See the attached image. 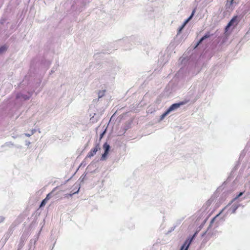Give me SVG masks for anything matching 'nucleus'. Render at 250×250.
Masks as SVG:
<instances>
[{
  "label": "nucleus",
  "mask_w": 250,
  "mask_h": 250,
  "mask_svg": "<svg viewBox=\"0 0 250 250\" xmlns=\"http://www.w3.org/2000/svg\"><path fill=\"white\" fill-rule=\"evenodd\" d=\"M219 215L220 213L218 214L211 219L207 230L202 234V237H204L206 234L209 237L211 236L213 233L211 231V227L214 226V229H215L218 226L219 221L220 220Z\"/></svg>",
  "instance_id": "1"
},
{
  "label": "nucleus",
  "mask_w": 250,
  "mask_h": 250,
  "mask_svg": "<svg viewBox=\"0 0 250 250\" xmlns=\"http://www.w3.org/2000/svg\"><path fill=\"white\" fill-rule=\"evenodd\" d=\"M89 2V0H74L71 5V9L73 11L81 12L84 9L85 6Z\"/></svg>",
  "instance_id": "2"
},
{
  "label": "nucleus",
  "mask_w": 250,
  "mask_h": 250,
  "mask_svg": "<svg viewBox=\"0 0 250 250\" xmlns=\"http://www.w3.org/2000/svg\"><path fill=\"white\" fill-rule=\"evenodd\" d=\"M32 95V92H28L27 94H24L21 93L17 94L15 98V104L21 105L23 101L29 100Z\"/></svg>",
  "instance_id": "3"
},
{
  "label": "nucleus",
  "mask_w": 250,
  "mask_h": 250,
  "mask_svg": "<svg viewBox=\"0 0 250 250\" xmlns=\"http://www.w3.org/2000/svg\"><path fill=\"white\" fill-rule=\"evenodd\" d=\"M199 230L196 231L191 236L188 237L181 246L180 250H188L190 244L198 233Z\"/></svg>",
  "instance_id": "4"
},
{
  "label": "nucleus",
  "mask_w": 250,
  "mask_h": 250,
  "mask_svg": "<svg viewBox=\"0 0 250 250\" xmlns=\"http://www.w3.org/2000/svg\"><path fill=\"white\" fill-rule=\"evenodd\" d=\"M199 230L196 231L191 236L188 237L181 246L180 250H188L190 244L198 233Z\"/></svg>",
  "instance_id": "5"
},
{
  "label": "nucleus",
  "mask_w": 250,
  "mask_h": 250,
  "mask_svg": "<svg viewBox=\"0 0 250 250\" xmlns=\"http://www.w3.org/2000/svg\"><path fill=\"white\" fill-rule=\"evenodd\" d=\"M190 101V99L185 100L178 103H174L171 104L167 109V110L170 113L173 111H175L179 108L181 105H184L188 103Z\"/></svg>",
  "instance_id": "6"
},
{
  "label": "nucleus",
  "mask_w": 250,
  "mask_h": 250,
  "mask_svg": "<svg viewBox=\"0 0 250 250\" xmlns=\"http://www.w3.org/2000/svg\"><path fill=\"white\" fill-rule=\"evenodd\" d=\"M228 40V38L226 34H223L219 36L217 39V44L216 45L217 50H220L221 49V46L223 45Z\"/></svg>",
  "instance_id": "7"
},
{
  "label": "nucleus",
  "mask_w": 250,
  "mask_h": 250,
  "mask_svg": "<svg viewBox=\"0 0 250 250\" xmlns=\"http://www.w3.org/2000/svg\"><path fill=\"white\" fill-rule=\"evenodd\" d=\"M238 18H239L237 16H234L229 22L227 25L226 26V31H227L228 29L231 26L234 27L236 25H237L239 21L238 20Z\"/></svg>",
  "instance_id": "8"
},
{
  "label": "nucleus",
  "mask_w": 250,
  "mask_h": 250,
  "mask_svg": "<svg viewBox=\"0 0 250 250\" xmlns=\"http://www.w3.org/2000/svg\"><path fill=\"white\" fill-rule=\"evenodd\" d=\"M100 149V146L99 143H96L95 145L94 148L91 149L90 151L88 153L85 158H91L96 154V152Z\"/></svg>",
  "instance_id": "9"
},
{
  "label": "nucleus",
  "mask_w": 250,
  "mask_h": 250,
  "mask_svg": "<svg viewBox=\"0 0 250 250\" xmlns=\"http://www.w3.org/2000/svg\"><path fill=\"white\" fill-rule=\"evenodd\" d=\"M213 34L210 33V32H207V33H206L205 34L203 37H202L200 39V40L197 42L195 45L194 48H196L198 46L201 44L204 41L208 39Z\"/></svg>",
  "instance_id": "10"
},
{
  "label": "nucleus",
  "mask_w": 250,
  "mask_h": 250,
  "mask_svg": "<svg viewBox=\"0 0 250 250\" xmlns=\"http://www.w3.org/2000/svg\"><path fill=\"white\" fill-rule=\"evenodd\" d=\"M238 2L237 0H230L227 1L226 4V7L228 10H232L233 8L234 5L236 4Z\"/></svg>",
  "instance_id": "11"
},
{
  "label": "nucleus",
  "mask_w": 250,
  "mask_h": 250,
  "mask_svg": "<svg viewBox=\"0 0 250 250\" xmlns=\"http://www.w3.org/2000/svg\"><path fill=\"white\" fill-rule=\"evenodd\" d=\"M103 148L104 149V151L109 152L110 149V146L107 142H105L103 145Z\"/></svg>",
  "instance_id": "12"
},
{
  "label": "nucleus",
  "mask_w": 250,
  "mask_h": 250,
  "mask_svg": "<svg viewBox=\"0 0 250 250\" xmlns=\"http://www.w3.org/2000/svg\"><path fill=\"white\" fill-rule=\"evenodd\" d=\"M181 223V221H179L178 222H177L176 224L174 225L172 227H171L169 230L166 233L167 234H169L170 233H171L172 231H173L176 228V227L180 224Z\"/></svg>",
  "instance_id": "13"
},
{
  "label": "nucleus",
  "mask_w": 250,
  "mask_h": 250,
  "mask_svg": "<svg viewBox=\"0 0 250 250\" xmlns=\"http://www.w3.org/2000/svg\"><path fill=\"white\" fill-rule=\"evenodd\" d=\"M170 113L167 110V109L161 115L160 118V121H162L164 118Z\"/></svg>",
  "instance_id": "14"
},
{
  "label": "nucleus",
  "mask_w": 250,
  "mask_h": 250,
  "mask_svg": "<svg viewBox=\"0 0 250 250\" xmlns=\"http://www.w3.org/2000/svg\"><path fill=\"white\" fill-rule=\"evenodd\" d=\"M109 152H106V151H104V153H103L102 154V156L100 158V160L101 161H104L106 159L107 156V155L108 154Z\"/></svg>",
  "instance_id": "15"
},
{
  "label": "nucleus",
  "mask_w": 250,
  "mask_h": 250,
  "mask_svg": "<svg viewBox=\"0 0 250 250\" xmlns=\"http://www.w3.org/2000/svg\"><path fill=\"white\" fill-rule=\"evenodd\" d=\"M14 146V144L12 143L11 142H8L5 143L3 145H2V147L7 146V147H11Z\"/></svg>",
  "instance_id": "16"
},
{
  "label": "nucleus",
  "mask_w": 250,
  "mask_h": 250,
  "mask_svg": "<svg viewBox=\"0 0 250 250\" xmlns=\"http://www.w3.org/2000/svg\"><path fill=\"white\" fill-rule=\"evenodd\" d=\"M105 91L106 90L105 89L99 91L98 92V98L100 99L103 97L104 95Z\"/></svg>",
  "instance_id": "17"
},
{
  "label": "nucleus",
  "mask_w": 250,
  "mask_h": 250,
  "mask_svg": "<svg viewBox=\"0 0 250 250\" xmlns=\"http://www.w3.org/2000/svg\"><path fill=\"white\" fill-rule=\"evenodd\" d=\"M185 26H184L183 24H182L181 26H180L177 30V34L176 35V37L177 38L178 35L181 33L182 31L183 30Z\"/></svg>",
  "instance_id": "18"
},
{
  "label": "nucleus",
  "mask_w": 250,
  "mask_h": 250,
  "mask_svg": "<svg viewBox=\"0 0 250 250\" xmlns=\"http://www.w3.org/2000/svg\"><path fill=\"white\" fill-rule=\"evenodd\" d=\"M196 12V8H195L191 12V15H190V16L187 19L189 21L193 18V17L194 16V14H195V13Z\"/></svg>",
  "instance_id": "19"
},
{
  "label": "nucleus",
  "mask_w": 250,
  "mask_h": 250,
  "mask_svg": "<svg viewBox=\"0 0 250 250\" xmlns=\"http://www.w3.org/2000/svg\"><path fill=\"white\" fill-rule=\"evenodd\" d=\"M54 191H52L51 192H50L49 193H48L47 195H46V197H45V199L47 200H49L51 197H52L54 195V194L53 193Z\"/></svg>",
  "instance_id": "20"
},
{
  "label": "nucleus",
  "mask_w": 250,
  "mask_h": 250,
  "mask_svg": "<svg viewBox=\"0 0 250 250\" xmlns=\"http://www.w3.org/2000/svg\"><path fill=\"white\" fill-rule=\"evenodd\" d=\"M7 50V47L5 45L0 46V54L3 53Z\"/></svg>",
  "instance_id": "21"
},
{
  "label": "nucleus",
  "mask_w": 250,
  "mask_h": 250,
  "mask_svg": "<svg viewBox=\"0 0 250 250\" xmlns=\"http://www.w3.org/2000/svg\"><path fill=\"white\" fill-rule=\"evenodd\" d=\"M47 201H48V200H46L45 198V199H44L43 200H42V202H41V204H40V207L41 208H42V207H44V206L45 205V204H46V202H47Z\"/></svg>",
  "instance_id": "22"
},
{
  "label": "nucleus",
  "mask_w": 250,
  "mask_h": 250,
  "mask_svg": "<svg viewBox=\"0 0 250 250\" xmlns=\"http://www.w3.org/2000/svg\"><path fill=\"white\" fill-rule=\"evenodd\" d=\"M106 132V129H105L100 135V140L102 139V138L104 137V134H105Z\"/></svg>",
  "instance_id": "23"
},
{
  "label": "nucleus",
  "mask_w": 250,
  "mask_h": 250,
  "mask_svg": "<svg viewBox=\"0 0 250 250\" xmlns=\"http://www.w3.org/2000/svg\"><path fill=\"white\" fill-rule=\"evenodd\" d=\"M194 87H192L190 90V91H189L188 92V94L190 95V96H193L194 95V90L193 89H194Z\"/></svg>",
  "instance_id": "24"
},
{
  "label": "nucleus",
  "mask_w": 250,
  "mask_h": 250,
  "mask_svg": "<svg viewBox=\"0 0 250 250\" xmlns=\"http://www.w3.org/2000/svg\"><path fill=\"white\" fill-rule=\"evenodd\" d=\"M85 177H86V174H83L81 177H80V178L79 179V180L81 181V182H83L84 180L85 179Z\"/></svg>",
  "instance_id": "25"
},
{
  "label": "nucleus",
  "mask_w": 250,
  "mask_h": 250,
  "mask_svg": "<svg viewBox=\"0 0 250 250\" xmlns=\"http://www.w3.org/2000/svg\"><path fill=\"white\" fill-rule=\"evenodd\" d=\"M95 163L93 161L91 163V164L87 167V169H90L92 167H93L95 165Z\"/></svg>",
  "instance_id": "26"
},
{
  "label": "nucleus",
  "mask_w": 250,
  "mask_h": 250,
  "mask_svg": "<svg viewBox=\"0 0 250 250\" xmlns=\"http://www.w3.org/2000/svg\"><path fill=\"white\" fill-rule=\"evenodd\" d=\"M248 12L250 13V6L248 8V9H245L244 12H243L244 14H247Z\"/></svg>",
  "instance_id": "27"
},
{
  "label": "nucleus",
  "mask_w": 250,
  "mask_h": 250,
  "mask_svg": "<svg viewBox=\"0 0 250 250\" xmlns=\"http://www.w3.org/2000/svg\"><path fill=\"white\" fill-rule=\"evenodd\" d=\"M79 189H78L76 191L74 192H73V193H71L69 194V196H72L73 195L76 194V193H78V192H79Z\"/></svg>",
  "instance_id": "28"
},
{
  "label": "nucleus",
  "mask_w": 250,
  "mask_h": 250,
  "mask_svg": "<svg viewBox=\"0 0 250 250\" xmlns=\"http://www.w3.org/2000/svg\"><path fill=\"white\" fill-rule=\"evenodd\" d=\"M26 84V83L25 82V80H24L21 83H20V85H19V86H21L22 85H25Z\"/></svg>",
  "instance_id": "29"
},
{
  "label": "nucleus",
  "mask_w": 250,
  "mask_h": 250,
  "mask_svg": "<svg viewBox=\"0 0 250 250\" xmlns=\"http://www.w3.org/2000/svg\"><path fill=\"white\" fill-rule=\"evenodd\" d=\"M206 221V220L205 219V220L204 221L202 225H201L200 226V227H199V230L201 229V228L203 227V226L204 224L205 223Z\"/></svg>",
  "instance_id": "30"
},
{
  "label": "nucleus",
  "mask_w": 250,
  "mask_h": 250,
  "mask_svg": "<svg viewBox=\"0 0 250 250\" xmlns=\"http://www.w3.org/2000/svg\"><path fill=\"white\" fill-rule=\"evenodd\" d=\"M189 22V21L188 20V19H186L184 22H183V23L182 24H183L184 26H186V25Z\"/></svg>",
  "instance_id": "31"
},
{
  "label": "nucleus",
  "mask_w": 250,
  "mask_h": 250,
  "mask_svg": "<svg viewBox=\"0 0 250 250\" xmlns=\"http://www.w3.org/2000/svg\"><path fill=\"white\" fill-rule=\"evenodd\" d=\"M31 144L30 142L29 141H25V145L27 146H28Z\"/></svg>",
  "instance_id": "32"
},
{
  "label": "nucleus",
  "mask_w": 250,
  "mask_h": 250,
  "mask_svg": "<svg viewBox=\"0 0 250 250\" xmlns=\"http://www.w3.org/2000/svg\"><path fill=\"white\" fill-rule=\"evenodd\" d=\"M4 219V218L3 216H0V223H1L2 221H3Z\"/></svg>",
  "instance_id": "33"
},
{
  "label": "nucleus",
  "mask_w": 250,
  "mask_h": 250,
  "mask_svg": "<svg viewBox=\"0 0 250 250\" xmlns=\"http://www.w3.org/2000/svg\"><path fill=\"white\" fill-rule=\"evenodd\" d=\"M128 41V39L126 38L125 39H123V40H120L119 42H124V41L127 42Z\"/></svg>",
  "instance_id": "34"
},
{
  "label": "nucleus",
  "mask_w": 250,
  "mask_h": 250,
  "mask_svg": "<svg viewBox=\"0 0 250 250\" xmlns=\"http://www.w3.org/2000/svg\"><path fill=\"white\" fill-rule=\"evenodd\" d=\"M36 132V129H32V130H31V134H32V135H33V134H34Z\"/></svg>",
  "instance_id": "35"
},
{
  "label": "nucleus",
  "mask_w": 250,
  "mask_h": 250,
  "mask_svg": "<svg viewBox=\"0 0 250 250\" xmlns=\"http://www.w3.org/2000/svg\"><path fill=\"white\" fill-rule=\"evenodd\" d=\"M16 146L17 148H19V149H21V147H22L21 146V145H16V146Z\"/></svg>",
  "instance_id": "36"
},
{
  "label": "nucleus",
  "mask_w": 250,
  "mask_h": 250,
  "mask_svg": "<svg viewBox=\"0 0 250 250\" xmlns=\"http://www.w3.org/2000/svg\"><path fill=\"white\" fill-rule=\"evenodd\" d=\"M25 135L26 136H27V137H30V136L32 135V134H31V133H25Z\"/></svg>",
  "instance_id": "37"
},
{
  "label": "nucleus",
  "mask_w": 250,
  "mask_h": 250,
  "mask_svg": "<svg viewBox=\"0 0 250 250\" xmlns=\"http://www.w3.org/2000/svg\"><path fill=\"white\" fill-rule=\"evenodd\" d=\"M55 70H56V68H55V67H53V68L52 69V70H51V73H53V72H55Z\"/></svg>",
  "instance_id": "38"
},
{
  "label": "nucleus",
  "mask_w": 250,
  "mask_h": 250,
  "mask_svg": "<svg viewBox=\"0 0 250 250\" xmlns=\"http://www.w3.org/2000/svg\"><path fill=\"white\" fill-rule=\"evenodd\" d=\"M82 165H84V166H85V164H84L83 162L81 163V166H82Z\"/></svg>",
  "instance_id": "39"
},
{
  "label": "nucleus",
  "mask_w": 250,
  "mask_h": 250,
  "mask_svg": "<svg viewBox=\"0 0 250 250\" xmlns=\"http://www.w3.org/2000/svg\"><path fill=\"white\" fill-rule=\"evenodd\" d=\"M82 165H84V166H85V164H84L83 162L81 163V166H82Z\"/></svg>",
  "instance_id": "40"
},
{
  "label": "nucleus",
  "mask_w": 250,
  "mask_h": 250,
  "mask_svg": "<svg viewBox=\"0 0 250 250\" xmlns=\"http://www.w3.org/2000/svg\"><path fill=\"white\" fill-rule=\"evenodd\" d=\"M82 165H84V166H85V164H84L83 162L81 163V166H82Z\"/></svg>",
  "instance_id": "41"
},
{
  "label": "nucleus",
  "mask_w": 250,
  "mask_h": 250,
  "mask_svg": "<svg viewBox=\"0 0 250 250\" xmlns=\"http://www.w3.org/2000/svg\"><path fill=\"white\" fill-rule=\"evenodd\" d=\"M90 120H92V121H93V117L92 118H91L90 119Z\"/></svg>",
  "instance_id": "42"
},
{
  "label": "nucleus",
  "mask_w": 250,
  "mask_h": 250,
  "mask_svg": "<svg viewBox=\"0 0 250 250\" xmlns=\"http://www.w3.org/2000/svg\"><path fill=\"white\" fill-rule=\"evenodd\" d=\"M51 64V62L50 61H48V64L50 65Z\"/></svg>",
  "instance_id": "43"
},
{
  "label": "nucleus",
  "mask_w": 250,
  "mask_h": 250,
  "mask_svg": "<svg viewBox=\"0 0 250 250\" xmlns=\"http://www.w3.org/2000/svg\"><path fill=\"white\" fill-rule=\"evenodd\" d=\"M196 100V98H194V99H193L192 100H193V101H195Z\"/></svg>",
  "instance_id": "44"
},
{
  "label": "nucleus",
  "mask_w": 250,
  "mask_h": 250,
  "mask_svg": "<svg viewBox=\"0 0 250 250\" xmlns=\"http://www.w3.org/2000/svg\"><path fill=\"white\" fill-rule=\"evenodd\" d=\"M38 237H37L36 238V240L35 241V242H36V241L37 240H38Z\"/></svg>",
  "instance_id": "45"
},
{
  "label": "nucleus",
  "mask_w": 250,
  "mask_h": 250,
  "mask_svg": "<svg viewBox=\"0 0 250 250\" xmlns=\"http://www.w3.org/2000/svg\"><path fill=\"white\" fill-rule=\"evenodd\" d=\"M248 34V32L246 33L245 36H246Z\"/></svg>",
  "instance_id": "46"
},
{
  "label": "nucleus",
  "mask_w": 250,
  "mask_h": 250,
  "mask_svg": "<svg viewBox=\"0 0 250 250\" xmlns=\"http://www.w3.org/2000/svg\"><path fill=\"white\" fill-rule=\"evenodd\" d=\"M40 83H41V81H40V82H39V83H38V84H39V85H40Z\"/></svg>",
  "instance_id": "47"
}]
</instances>
